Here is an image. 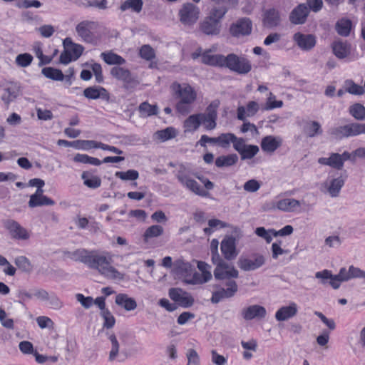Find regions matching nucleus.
Here are the masks:
<instances>
[{"label": "nucleus", "instance_id": "nucleus-50", "mask_svg": "<svg viewBox=\"0 0 365 365\" xmlns=\"http://www.w3.org/2000/svg\"><path fill=\"white\" fill-rule=\"evenodd\" d=\"M235 139V135L233 133H222L218 137H217V144L223 148H227L230 147V143H232L233 140Z\"/></svg>", "mask_w": 365, "mask_h": 365}, {"label": "nucleus", "instance_id": "nucleus-3", "mask_svg": "<svg viewBox=\"0 0 365 365\" xmlns=\"http://www.w3.org/2000/svg\"><path fill=\"white\" fill-rule=\"evenodd\" d=\"M171 89L178 101L176 103L177 111L183 115H187L192 110V104L197 99V93L195 89L188 84L181 85L178 83H173Z\"/></svg>", "mask_w": 365, "mask_h": 365}, {"label": "nucleus", "instance_id": "nucleus-33", "mask_svg": "<svg viewBox=\"0 0 365 365\" xmlns=\"http://www.w3.org/2000/svg\"><path fill=\"white\" fill-rule=\"evenodd\" d=\"M280 16L279 12L274 9H269L264 14L263 22L268 27L276 26L279 24Z\"/></svg>", "mask_w": 365, "mask_h": 365}, {"label": "nucleus", "instance_id": "nucleus-21", "mask_svg": "<svg viewBox=\"0 0 365 365\" xmlns=\"http://www.w3.org/2000/svg\"><path fill=\"white\" fill-rule=\"evenodd\" d=\"M277 209L286 212H294L299 210L301 202L294 198H284L277 201Z\"/></svg>", "mask_w": 365, "mask_h": 365}, {"label": "nucleus", "instance_id": "nucleus-51", "mask_svg": "<svg viewBox=\"0 0 365 365\" xmlns=\"http://www.w3.org/2000/svg\"><path fill=\"white\" fill-rule=\"evenodd\" d=\"M53 205H54V201L48 197H30L29 201V206L30 207Z\"/></svg>", "mask_w": 365, "mask_h": 365}, {"label": "nucleus", "instance_id": "nucleus-53", "mask_svg": "<svg viewBox=\"0 0 365 365\" xmlns=\"http://www.w3.org/2000/svg\"><path fill=\"white\" fill-rule=\"evenodd\" d=\"M115 175L124 181L136 180L139 178V173L135 170H128L125 172L118 171L115 173Z\"/></svg>", "mask_w": 365, "mask_h": 365}, {"label": "nucleus", "instance_id": "nucleus-32", "mask_svg": "<svg viewBox=\"0 0 365 365\" xmlns=\"http://www.w3.org/2000/svg\"><path fill=\"white\" fill-rule=\"evenodd\" d=\"M201 125L200 113L190 115L183 123L185 132H194Z\"/></svg>", "mask_w": 365, "mask_h": 365}, {"label": "nucleus", "instance_id": "nucleus-25", "mask_svg": "<svg viewBox=\"0 0 365 365\" xmlns=\"http://www.w3.org/2000/svg\"><path fill=\"white\" fill-rule=\"evenodd\" d=\"M294 41L302 50H310L316 44L315 37L311 34L297 33L294 36Z\"/></svg>", "mask_w": 365, "mask_h": 365}, {"label": "nucleus", "instance_id": "nucleus-38", "mask_svg": "<svg viewBox=\"0 0 365 365\" xmlns=\"http://www.w3.org/2000/svg\"><path fill=\"white\" fill-rule=\"evenodd\" d=\"M347 281H349V277H347L346 269L345 267H342L340 269L337 274H332L331 280L329 281V284L333 289H337L340 287L341 282Z\"/></svg>", "mask_w": 365, "mask_h": 365}, {"label": "nucleus", "instance_id": "nucleus-4", "mask_svg": "<svg viewBox=\"0 0 365 365\" xmlns=\"http://www.w3.org/2000/svg\"><path fill=\"white\" fill-rule=\"evenodd\" d=\"M227 13L225 7L212 6L207 15L200 22L199 30L207 36H217L220 34L221 21Z\"/></svg>", "mask_w": 365, "mask_h": 365}, {"label": "nucleus", "instance_id": "nucleus-29", "mask_svg": "<svg viewBox=\"0 0 365 365\" xmlns=\"http://www.w3.org/2000/svg\"><path fill=\"white\" fill-rule=\"evenodd\" d=\"M282 145V139L279 137L268 135L262 138L261 148L267 153L274 152Z\"/></svg>", "mask_w": 365, "mask_h": 365}, {"label": "nucleus", "instance_id": "nucleus-26", "mask_svg": "<svg viewBox=\"0 0 365 365\" xmlns=\"http://www.w3.org/2000/svg\"><path fill=\"white\" fill-rule=\"evenodd\" d=\"M20 87L17 83H9L4 89V93L1 95V100L6 106L14 101L19 95Z\"/></svg>", "mask_w": 365, "mask_h": 365}, {"label": "nucleus", "instance_id": "nucleus-17", "mask_svg": "<svg viewBox=\"0 0 365 365\" xmlns=\"http://www.w3.org/2000/svg\"><path fill=\"white\" fill-rule=\"evenodd\" d=\"M197 268L201 272L199 274L195 270L194 280L192 285L202 284L211 280L212 275L211 273V266L207 263L199 261L197 262Z\"/></svg>", "mask_w": 365, "mask_h": 365}, {"label": "nucleus", "instance_id": "nucleus-39", "mask_svg": "<svg viewBox=\"0 0 365 365\" xmlns=\"http://www.w3.org/2000/svg\"><path fill=\"white\" fill-rule=\"evenodd\" d=\"M344 88L346 92L351 95L361 96L365 93V89L362 86L355 83L351 79L344 81Z\"/></svg>", "mask_w": 365, "mask_h": 365}, {"label": "nucleus", "instance_id": "nucleus-35", "mask_svg": "<svg viewBox=\"0 0 365 365\" xmlns=\"http://www.w3.org/2000/svg\"><path fill=\"white\" fill-rule=\"evenodd\" d=\"M304 132L308 137L314 138L316 135H321L322 133V130L319 122L311 120L307 122L304 126Z\"/></svg>", "mask_w": 365, "mask_h": 365}, {"label": "nucleus", "instance_id": "nucleus-30", "mask_svg": "<svg viewBox=\"0 0 365 365\" xmlns=\"http://www.w3.org/2000/svg\"><path fill=\"white\" fill-rule=\"evenodd\" d=\"M224 56L221 54H211L209 51H206L202 54L201 61L207 65L222 67Z\"/></svg>", "mask_w": 365, "mask_h": 365}, {"label": "nucleus", "instance_id": "nucleus-7", "mask_svg": "<svg viewBox=\"0 0 365 365\" xmlns=\"http://www.w3.org/2000/svg\"><path fill=\"white\" fill-rule=\"evenodd\" d=\"M200 9L192 3L184 4L178 11L180 21L186 27L193 26L200 18Z\"/></svg>", "mask_w": 365, "mask_h": 365}, {"label": "nucleus", "instance_id": "nucleus-22", "mask_svg": "<svg viewBox=\"0 0 365 365\" xmlns=\"http://www.w3.org/2000/svg\"><path fill=\"white\" fill-rule=\"evenodd\" d=\"M259 110V106L256 101H249L246 107L239 106L237 108V118L240 120H245L247 117L254 116Z\"/></svg>", "mask_w": 365, "mask_h": 365}, {"label": "nucleus", "instance_id": "nucleus-40", "mask_svg": "<svg viewBox=\"0 0 365 365\" xmlns=\"http://www.w3.org/2000/svg\"><path fill=\"white\" fill-rule=\"evenodd\" d=\"M238 160L236 154L222 155L216 158L215 165L218 168L228 167L235 165Z\"/></svg>", "mask_w": 365, "mask_h": 365}, {"label": "nucleus", "instance_id": "nucleus-20", "mask_svg": "<svg viewBox=\"0 0 365 365\" xmlns=\"http://www.w3.org/2000/svg\"><path fill=\"white\" fill-rule=\"evenodd\" d=\"M267 315L266 309L258 304L249 306L242 311V316L245 320H252L253 319H263Z\"/></svg>", "mask_w": 365, "mask_h": 365}, {"label": "nucleus", "instance_id": "nucleus-34", "mask_svg": "<svg viewBox=\"0 0 365 365\" xmlns=\"http://www.w3.org/2000/svg\"><path fill=\"white\" fill-rule=\"evenodd\" d=\"M91 251H88L84 249L77 250L73 252H68L67 257L75 261H80L87 266L88 265Z\"/></svg>", "mask_w": 365, "mask_h": 365}, {"label": "nucleus", "instance_id": "nucleus-5", "mask_svg": "<svg viewBox=\"0 0 365 365\" xmlns=\"http://www.w3.org/2000/svg\"><path fill=\"white\" fill-rule=\"evenodd\" d=\"M222 68L240 75H245L252 70V63L245 57L232 53L224 56Z\"/></svg>", "mask_w": 365, "mask_h": 365}, {"label": "nucleus", "instance_id": "nucleus-60", "mask_svg": "<svg viewBox=\"0 0 365 365\" xmlns=\"http://www.w3.org/2000/svg\"><path fill=\"white\" fill-rule=\"evenodd\" d=\"M346 274L347 277H349V280L351 279L365 278V271L353 265L349 267V269H346Z\"/></svg>", "mask_w": 365, "mask_h": 365}, {"label": "nucleus", "instance_id": "nucleus-59", "mask_svg": "<svg viewBox=\"0 0 365 365\" xmlns=\"http://www.w3.org/2000/svg\"><path fill=\"white\" fill-rule=\"evenodd\" d=\"M140 56L146 60L150 61L155 57V50L150 45H143L139 51Z\"/></svg>", "mask_w": 365, "mask_h": 365}, {"label": "nucleus", "instance_id": "nucleus-14", "mask_svg": "<svg viewBox=\"0 0 365 365\" xmlns=\"http://www.w3.org/2000/svg\"><path fill=\"white\" fill-rule=\"evenodd\" d=\"M214 276L218 280L237 279L239 277V271L232 264L225 262L215 267Z\"/></svg>", "mask_w": 365, "mask_h": 365}, {"label": "nucleus", "instance_id": "nucleus-63", "mask_svg": "<svg viewBox=\"0 0 365 365\" xmlns=\"http://www.w3.org/2000/svg\"><path fill=\"white\" fill-rule=\"evenodd\" d=\"M101 316L104 320V328L110 329L115 325V319L112 313L108 309L106 311L101 312Z\"/></svg>", "mask_w": 365, "mask_h": 365}, {"label": "nucleus", "instance_id": "nucleus-61", "mask_svg": "<svg viewBox=\"0 0 365 365\" xmlns=\"http://www.w3.org/2000/svg\"><path fill=\"white\" fill-rule=\"evenodd\" d=\"M163 233V228L160 225H152L144 233L145 239L160 236Z\"/></svg>", "mask_w": 365, "mask_h": 365}, {"label": "nucleus", "instance_id": "nucleus-48", "mask_svg": "<svg viewBox=\"0 0 365 365\" xmlns=\"http://www.w3.org/2000/svg\"><path fill=\"white\" fill-rule=\"evenodd\" d=\"M73 160L76 163L91 164L96 166H98L101 164V161L99 159L93 157H90L86 154H76L73 158Z\"/></svg>", "mask_w": 365, "mask_h": 365}, {"label": "nucleus", "instance_id": "nucleus-31", "mask_svg": "<svg viewBox=\"0 0 365 365\" xmlns=\"http://www.w3.org/2000/svg\"><path fill=\"white\" fill-rule=\"evenodd\" d=\"M83 95L88 99H98L108 98L107 91L103 87H88L83 91Z\"/></svg>", "mask_w": 365, "mask_h": 365}, {"label": "nucleus", "instance_id": "nucleus-15", "mask_svg": "<svg viewBox=\"0 0 365 365\" xmlns=\"http://www.w3.org/2000/svg\"><path fill=\"white\" fill-rule=\"evenodd\" d=\"M169 297L180 306L187 308L194 304V299L190 294L180 288H171L169 290Z\"/></svg>", "mask_w": 365, "mask_h": 365}, {"label": "nucleus", "instance_id": "nucleus-52", "mask_svg": "<svg viewBox=\"0 0 365 365\" xmlns=\"http://www.w3.org/2000/svg\"><path fill=\"white\" fill-rule=\"evenodd\" d=\"M100 142L95 140H78L73 141V147L77 149L89 150L91 148H98Z\"/></svg>", "mask_w": 365, "mask_h": 365}, {"label": "nucleus", "instance_id": "nucleus-49", "mask_svg": "<svg viewBox=\"0 0 365 365\" xmlns=\"http://www.w3.org/2000/svg\"><path fill=\"white\" fill-rule=\"evenodd\" d=\"M42 73L48 78L55 81H63L64 76L61 70L51 67H46L42 69Z\"/></svg>", "mask_w": 365, "mask_h": 365}, {"label": "nucleus", "instance_id": "nucleus-9", "mask_svg": "<svg viewBox=\"0 0 365 365\" xmlns=\"http://www.w3.org/2000/svg\"><path fill=\"white\" fill-rule=\"evenodd\" d=\"M265 262L264 255L255 253L249 257L241 256L237 261V265L242 271L249 272L260 268Z\"/></svg>", "mask_w": 365, "mask_h": 365}, {"label": "nucleus", "instance_id": "nucleus-46", "mask_svg": "<svg viewBox=\"0 0 365 365\" xmlns=\"http://www.w3.org/2000/svg\"><path fill=\"white\" fill-rule=\"evenodd\" d=\"M84 184L91 188H97L101 184V180L96 175H90L88 173L83 172L81 175Z\"/></svg>", "mask_w": 365, "mask_h": 365}, {"label": "nucleus", "instance_id": "nucleus-64", "mask_svg": "<svg viewBox=\"0 0 365 365\" xmlns=\"http://www.w3.org/2000/svg\"><path fill=\"white\" fill-rule=\"evenodd\" d=\"M33 61V56L27 53H21L16 57V63L21 67L29 66Z\"/></svg>", "mask_w": 365, "mask_h": 365}, {"label": "nucleus", "instance_id": "nucleus-18", "mask_svg": "<svg viewBox=\"0 0 365 365\" xmlns=\"http://www.w3.org/2000/svg\"><path fill=\"white\" fill-rule=\"evenodd\" d=\"M221 252L227 260L234 259L238 255L236 249V240L232 237H225L221 242Z\"/></svg>", "mask_w": 365, "mask_h": 365}, {"label": "nucleus", "instance_id": "nucleus-12", "mask_svg": "<svg viewBox=\"0 0 365 365\" xmlns=\"http://www.w3.org/2000/svg\"><path fill=\"white\" fill-rule=\"evenodd\" d=\"M226 288L214 292L211 297L212 303H218L223 299L232 297L238 291V286L235 281L229 280L225 284Z\"/></svg>", "mask_w": 365, "mask_h": 365}, {"label": "nucleus", "instance_id": "nucleus-55", "mask_svg": "<svg viewBox=\"0 0 365 365\" xmlns=\"http://www.w3.org/2000/svg\"><path fill=\"white\" fill-rule=\"evenodd\" d=\"M15 264L26 272H30L33 267L30 261L24 256H19L15 259Z\"/></svg>", "mask_w": 365, "mask_h": 365}, {"label": "nucleus", "instance_id": "nucleus-62", "mask_svg": "<svg viewBox=\"0 0 365 365\" xmlns=\"http://www.w3.org/2000/svg\"><path fill=\"white\" fill-rule=\"evenodd\" d=\"M273 232H274V230H273V229L266 230L263 227H257L255 230V234L257 236L265 240V241L267 243L271 242V241L272 240Z\"/></svg>", "mask_w": 365, "mask_h": 365}, {"label": "nucleus", "instance_id": "nucleus-58", "mask_svg": "<svg viewBox=\"0 0 365 365\" xmlns=\"http://www.w3.org/2000/svg\"><path fill=\"white\" fill-rule=\"evenodd\" d=\"M259 152L257 145H247L245 147L244 150L240 154L242 160L251 159Z\"/></svg>", "mask_w": 365, "mask_h": 365}, {"label": "nucleus", "instance_id": "nucleus-27", "mask_svg": "<svg viewBox=\"0 0 365 365\" xmlns=\"http://www.w3.org/2000/svg\"><path fill=\"white\" fill-rule=\"evenodd\" d=\"M115 303L127 312L133 311L138 307L137 302L134 298L123 293L118 294L115 296Z\"/></svg>", "mask_w": 365, "mask_h": 365}, {"label": "nucleus", "instance_id": "nucleus-42", "mask_svg": "<svg viewBox=\"0 0 365 365\" xmlns=\"http://www.w3.org/2000/svg\"><path fill=\"white\" fill-rule=\"evenodd\" d=\"M108 339L111 344L108 359L110 361H113L116 359V358L118 356L120 344L116 338V336L114 334H109Z\"/></svg>", "mask_w": 365, "mask_h": 365}, {"label": "nucleus", "instance_id": "nucleus-37", "mask_svg": "<svg viewBox=\"0 0 365 365\" xmlns=\"http://www.w3.org/2000/svg\"><path fill=\"white\" fill-rule=\"evenodd\" d=\"M182 185L185 187L187 189L190 190L192 192L202 197H206L208 195V192L202 188L200 185L193 179L190 178L186 181H185Z\"/></svg>", "mask_w": 365, "mask_h": 365}, {"label": "nucleus", "instance_id": "nucleus-24", "mask_svg": "<svg viewBox=\"0 0 365 365\" xmlns=\"http://www.w3.org/2000/svg\"><path fill=\"white\" fill-rule=\"evenodd\" d=\"M309 14V9L304 4L297 6L290 14L289 19L294 24H302Z\"/></svg>", "mask_w": 365, "mask_h": 365}, {"label": "nucleus", "instance_id": "nucleus-1", "mask_svg": "<svg viewBox=\"0 0 365 365\" xmlns=\"http://www.w3.org/2000/svg\"><path fill=\"white\" fill-rule=\"evenodd\" d=\"M113 255L107 251L91 250L88 267L96 270L105 278L113 280H123L124 274L120 272L113 265Z\"/></svg>", "mask_w": 365, "mask_h": 365}, {"label": "nucleus", "instance_id": "nucleus-54", "mask_svg": "<svg viewBox=\"0 0 365 365\" xmlns=\"http://www.w3.org/2000/svg\"><path fill=\"white\" fill-rule=\"evenodd\" d=\"M282 106L283 102L282 101H277L276 96L272 92H269L264 109L267 110H272L274 108H281Z\"/></svg>", "mask_w": 365, "mask_h": 365}, {"label": "nucleus", "instance_id": "nucleus-16", "mask_svg": "<svg viewBox=\"0 0 365 365\" xmlns=\"http://www.w3.org/2000/svg\"><path fill=\"white\" fill-rule=\"evenodd\" d=\"M252 29V21L249 19L243 18L231 25L230 32L232 36L240 37L250 34Z\"/></svg>", "mask_w": 365, "mask_h": 365}, {"label": "nucleus", "instance_id": "nucleus-41", "mask_svg": "<svg viewBox=\"0 0 365 365\" xmlns=\"http://www.w3.org/2000/svg\"><path fill=\"white\" fill-rule=\"evenodd\" d=\"M143 5L142 0H126L121 4L120 9L121 11L130 9L134 12L139 13L142 10Z\"/></svg>", "mask_w": 365, "mask_h": 365}, {"label": "nucleus", "instance_id": "nucleus-8", "mask_svg": "<svg viewBox=\"0 0 365 365\" xmlns=\"http://www.w3.org/2000/svg\"><path fill=\"white\" fill-rule=\"evenodd\" d=\"M65 50L60 56V62L68 64L73 61H76L83 53L84 47L78 43H73L71 38H66L63 41Z\"/></svg>", "mask_w": 365, "mask_h": 365}, {"label": "nucleus", "instance_id": "nucleus-11", "mask_svg": "<svg viewBox=\"0 0 365 365\" xmlns=\"http://www.w3.org/2000/svg\"><path fill=\"white\" fill-rule=\"evenodd\" d=\"M4 227L8 230L11 238L18 240H28L31 233L19 222L13 220H8L4 222Z\"/></svg>", "mask_w": 365, "mask_h": 365}, {"label": "nucleus", "instance_id": "nucleus-47", "mask_svg": "<svg viewBox=\"0 0 365 365\" xmlns=\"http://www.w3.org/2000/svg\"><path fill=\"white\" fill-rule=\"evenodd\" d=\"M176 135V130L173 127H168L165 129L158 130L155 133L156 138L161 141H166L174 138Z\"/></svg>", "mask_w": 365, "mask_h": 365}, {"label": "nucleus", "instance_id": "nucleus-13", "mask_svg": "<svg viewBox=\"0 0 365 365\" xmlns=\"http://www.w3.org/2000/svg\"><path fill=\"white\" fill-rule=\"evenodd\" d=\"M344 185V179L341 176L327 179L321 186V190L329 194L331 197H337Z\"/></svg>", "mask_w": 365, "mask_h": 365}, {"label": "nucleus", "instance_id": "nucleus-45", "mask_svg": "<svg viewBox=\"0 0 365 365\" xmlns=\"http://www.w3.org/2000/svg\"><path fill=\"white\" fill-rule=\"evenodd\" d=\"M158 106L150 105L148 102H143L139 106V112L142 117H149L158 113Z\"/></svg>", "mask_w": 365, "mask_h": 365}, {"label": "nucleus", "instance_id": "nucleus-57", "mask_svg": "<svg viewBox=\"0 0 365 365\" xmlns=\"http://www.w3.org/2000/svg\"><path fill=\"white\" fill-rule=\"evenodd\" d=\"M176 177L181 184L183 183L187 179L191 178L190 168L185 165H180Z\"/></svg>", "mask_w": 365, "mask_h": 365}, {"label": "nucleus", "instance_id": "nucleus-6", "mask_svg": "<svg viewBox=\"0 0 365 365\" xmlns=\"http://www.w3.org/2000/svg\"><path fill=\"white\" fill-rule=\"evenodd\" d=\"M172 273L181 278L183 282L192 285L194 280L195 267L183 259H178L173 262Z\"/></svg>", "mask_w": 365, "mask_h": 365}, {"label": "nucleus", "instance_id": "nucleus-2", "mask_svg": "<svg viewBox=\"0 0 365 365\" xmlns=\"http://www.w3.org/2000/svg\"><path fill=\"white\" fill-rule=\"evenodd\" d=\"M78 36L84 42L91 44H97L103 38H106L109 32L103 24L93 21H82L75 28Z\"/></svg>", "mask_w": 365, "mask_h": 365}, {"label": "nucleus", "instance_id": "nucleus-10", "mask_svg": "<svg viewBox=\"0 0 365 365\" xmlns=\"http://www.w3.org/2000/svg\"><path fill=\"white\" fill-rule=\"evenodd\" d=\"M110 74L115 79L122 81L124 88L127 90L134 88L139 83L136 78L132 76L130 71L123 67H113Z\"/></svg>", "mask_w": 365, "mask_h": 365}, {"label": "nucleus", "instance_id": "nucleus-19", "mask_svg": "<svg viewBox=\"0 0 365 365\" xmlns=\"http://www.w3.org/2000/svg\"><path fill=\"white\" fill-rule=\"evenodd\" d=\"M298 306L295 302L281 307L275 313V319L278 322H284L293 318L297 314Z\"/></svg>", "mask_w": 365, "mask_h": 365}, {"label": "nucleus", "instance_id": "nucleus-28", "mask_svg": "<svg viewBox=\"0 0 365 365\" xmlns=\"http://www.w3.org/2000/svg\"><path fill=\"white\" fill-rule=\"evenodd\" d=\"M334 54L340 59L348 57L351 53V45L346 41H336L331 45Z\"/></svg>", "mask_w": 365, "mask_h": 365}, {"label": "nucleus", "instance_id": "nucleus-23", "mask_svg": "<svg viewBox=\"0 0 365 365\" xmlns=\"http://www.w3.org/2000/svg\"><path fill=\"white\" fill-rule=\"evenodd\" d=\"M317 162L322 165H327L337 170H341L344 168L340 154L337 153H331L328 157L319 158Z\"/></svg>", "mask_w": 365, "mask_h": 365}, {"label": "nucleus", "instance_id": "nucleus-56", "mask_svg": "<svg viewBox=\"0 0 365 365\" xmlns=\"http://www.w3.org/2000/svg\"><path fill=\"white\" fill-rule=\"evenodd\" d=\"M201 124L202 123L206 130H213L217 126V118L204 113H200Z\"/></svg>", "mask_w": 365, "mask_h": 365}, {"label": "nucleus", "instance_id": "nucleus-44", "mask_svg": "<svg viewBox=\"0 0 365 365\" xmlns=\"http://www.w3.org/2000/svg\"><path fill=\"white\" fill-rule=\"evenodd\" d=\"M351 22L349 19H341L336 24L337 33L343 36H347L350 34Z\"/></svg>", "mask_w": 365, "mask_h": 365}, {"label": "nucleus", "instance_id": "nucleus-43", "mask_svg": "<svg viewBox=\"0 0 365 365\" xmlns=\"http://www.w3.org/2000/svg\"><path fill=\"white\" fill-rule=\"evenodd\" d=\"M349 113L358 120H365V107L359 103L351 105L349 108Z\"/></svg>", "mask_w": 365, "mask_h": 365}, {"label": "nucleus", "instance_id": "nucleus-36", "mask_svg": "<svg viewBox=\"0 0 365 365\" xmlns=\"http://www.w3.org/2000/svg\"><path fill=\"white\" fill-rule=\"evenodd\" d=\"M101 56L108 65H123L125 63V60L123 57L112 51L103 52Z\"/></svg>", "mask_w": 365, "mask_h": 365}]
</instances>
